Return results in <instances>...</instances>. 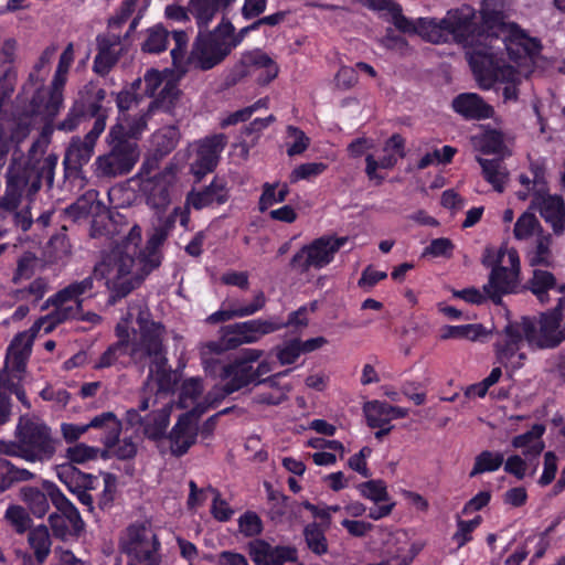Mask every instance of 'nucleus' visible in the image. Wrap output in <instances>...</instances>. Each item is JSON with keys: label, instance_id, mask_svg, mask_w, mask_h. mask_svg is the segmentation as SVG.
Segmentation results:
<instances>
[{"label": "nucleus", "instance_id": "obj_24", "mask_svg": "<svg viewBox=\"0 0 565 565\" xmlns=\"http://www.w3.org/2000/svg\"><path fill=\"white\" fill-rule=\"evenodd\" d=\"M175 47L171 50V57L174 68L171 70L173 75L166 77L163 87L159 93V96L163 102L172 103L179 96V89L177 82L188 72V67L184 64V55L186 51V38H174Z\"/></svg>", "mask_w": 565, "mask_h": 565}, {"label": "nucleus", "instance_id": "obj_12", "mask_svg": "<svg viewBox=\"0 0 565 565\" xmlns=\"http://www.w3.org/2000/svg\"><path fill=\"white\" fill-rule=\"evenodd\" d=\"M160 543L148 523L128 526L120 539V548L140 565H159Z\"/></svg>", "mask_w": 565, "mask_h": 565}, {"label": "nucleus", "instance_id": "obj_25", "mask_svg": "<svg viewBox=\"0 0 565 565\" xmlns=\"http://www.w3.org/2000/svg\"><path fill=\"white\" fill-rule=\"evenodd\" d=\"M451 107L455 113L467 120L489 119L493 115V108L476 93H461L457 95Z\"/></svg>", "mask_w": 565, "mask_h": 565}, {"label": "nucleus", "instance_id": "obj_46", "mask_svg": "<svg viewBox=\"0 0 565 565\" xmlns=\"http://www.w3.org/2000/svg\"><path fill=\"white\" fill-rule=\"evenodd\" d=\"M246 63L250 65L254 71H259L258 79L263 84L269 83L278 74V66L267 55L255 52L246 57Z\"/></svg>", "mask_w": 565, "mask_h": 565}, {"label": "nucleus", "instance_id": "obj_55", "mask_svg": "<svg viewBox=\"0 0 565 565\" xmlns=\"http://www.w3.org/2000/svg\"><path fill=\"white\" fill-rule=\"evenodd\" d=\"M503 135L501 131L491 129L487 130L479 139V150L483 154L500 153L503 148Z\"/></svg>", "mask_w": 565, "mask_h": 565}, {"label": "nucleus", "instance_id": "obj_45", "mask_svg": "<svg viewBox=\"0 0 565 565\" xmlns=\"http://www.w3.org/2000/svg\"><path fill=\"white\" fill-rule=\"evenodd\" d=\"M504 462L503 454L499 451L483 450L476 458L475 463L469 472V477L473 478L486 472L497 471Z\"/></svg>", "mask_w": 565, "mask_h": 565}, {"label": "nucleus", "instance_id": "obj_38", "mask_svg": "<svg viewBox=\"0 0 565 565\" xmlns=\"http://www.w3.org/2000/svg\"><path fill=\"white\" fill-rule=\"evenodd\" d=\"M100 202L98 200V192L88 190L81 195L73 204L65 209V214L72 221L85 218L99 210Z\"/></svg>", "mask_w": 565, "mask_h": 565}, {"label": "nucleus", "instance_id": "obj_33", "mask_svg": "<svg viewBox=\"0 0 565 565\" xmlns=\"http://www.w3.org/2000/svg\"><path fill=\"white\" fill-rule=\"evenodd\" d=\"M546 428L543 424H534L532 428L523 434L512 438L514 448H522L525 457H537L544 449V443L541 440Z\"/></svg>", "mask_w": 565, "mask_h": 565}, {"label": "nucleus", "instance_id": "obj_8", "mask_svg": "<svg viewBox=\"0 0 565 565\" xmlns=\"http://www.w3.org/2000/svg\"><path fill=\"white\" fill-rule=\"evenodd\" d=\"M94 288L93 276H88L81 281H74L68 286L61 289L53 297L46 300V307H54L44 319L39 320L36 323L39 329L43 327L45 333L50 332L55 324L61 323L68 319H76L82 312L83 299L82 296Z\"/></svg>", "mask_w": 565, "mask_h": 565}, {"label": "nucleus", "instance_id": "obj_64", "mask_svg": "<svg viewBox=\"0 0 565 565\" xmlns=\"http://www.w3.org/2000/svg\"><path fill=\"white\" fill-rule=\"evenodd\" d=\"M539 221L533 213L524 212L515 222L513 234L516 239H525L533 234Z\"/></svg>", "mask_w": 565, "mask_h": 565}, {"label": "nucleus", "instance_id": "obj_29", "mask_svg": "<svg viewBox=\"0 0 565 565\" xmlns=\"http://www.w3.org/2000/svg\"><path fill=\"white\" fill-rule=\"evenodd\" d=\"M227 192L225 183L220 179H214L211 184L198 192L188 194L186 204L195 210L210 206L212 204H221L226 201Z\"/></svg>", "mask_w": 565, "mask_h": 565}, {"label": "nucleus", "instance_id": "obj_44", "mask_svg": "<svg viewBox=\"0 0 565 565\" xmlns=\"http://www.w3.org/2000/svg\"><path fill=\"white\" fill-rule=\"evenodd\" d=\"M21 497L35 516L42 518L49 511L50 498L46 490L43 492L38 488L24 487L21 489Z\"/></svg>", "mask_w": 565, "mask_h": 565}, {"label": "nucleus", "instance_id": "obj_22", "mask_svg": "<svg viewBox=\"0 0 565 565\" xmlns=\"http://www.w3.org/2000/svg\"><path fill=\"white\" fill-rule=\"evenodd\" d=\"M530 209L537 210L541 217L548 224L555 235L565 232V200L559 194H543L532 198Z\"/></svg>", "mask_w": 565, "mask_h": 565}, {"label": "nucleus", "instance_id": "obj_60", "mask_svg": "<svg viewBox=\"0 0 565 565\" xmlns=\"http://www.w3.org/2000/svg\"><path fill=\"white\" fill-rule=\"evenodd\" d=\"M6 519L19 534L24 533L32 522L28 512L19 505L9 507L6 511Z\"/></svg>", "mask_w": 565, "mask_h": 565}, {"label": "nucleus", "instance_id": "obj_52", "mask_svg": "<svg viewBox=\"0 0 565 565\" xmlns=\"http://www.w3.org/2000/svg\"><path fill=\"white\" fill-rule=\"evenodd\" d=\"M478 162L482 168V175L487 182H489L493 189L498 192H503V177L499 172L500 163L495 159H483L478 158Z\"/></svg>", "mask_w": 565, "mask_h": 565}, {"label": "nucleus", "instance_id": "obj_11", "mask_svg": "<svg viewBox=\"0 0 565 565\" xmlns=\"http://www.w3.org/2000/svg\"><path fill=\"white\" fill-rule=\"evenodd\" d=\"M17 439L21 443L23 459L28 461H45L55 454L51 430L39 419L22 417L17 428Z\"/></svg>", "mask_w": 565, "mask_h": 565}, {"label": "nucleus", "instance_id": "obj_62", "mask_svg": "<svg viewBox=\"0 0 565 565\" xmlns=\"http://www.w3.org/2000/svg\"><path fill=\"white\" fill-rule=\"evenodd\" d=\"M87 96V105L85 110L89 116H95L102 113V103L106 97L105 89L96 86L94 83H89L85 86Z\"/></svg>", "mask_w": 565, "mask_h": 565}, {"label": "nucleus", "instance_id": "obj_30", "mask_svg": "<svg viewBox=\"0 0 565 565\" xmlns=\"http://www.w3.org/2000/svg\"><path fill=\"white\" fill-rule=\"evenodd\" d=\"M94 418H103V424L99 426H90V429L97 430L95 439H98L104 446L105 454L113 449L118 441L119 435L121 433V423L116 417V415L111 412L102 413Z\"/></svg>", "mask_w": 565, "mask_h": 565}, {"label": "nucleus", "instance_id": "obj_17", "mask_svg": "<svg viewBox=\"0 0 565 565\" xmlns=\"http://www.w3.org/2000/svg\"><path fill=\"white\" fill-rule=\"evenodd\" d=\"M504 254L500 249L498 259L491 266L488 282L483 286L487 298L495 306L502 303L503 296L523 292L520 276L503 266Z\"/></svg>", "mask_w": 565, "mask_h": 565}, {"label": "nucleus", "instance_id": "obj_26", "mask_svg": "<svg viewBox=\"0 0 565 565\" xmlns=\"http://www.w3.org/2000/svg\"><path fill=\"white\" fill-rule=\"evenodd\" d=\"M198 430V424L189 415H182L169 435L171 452L178 457L184 455L194 445Z\"/></svg>", "mask_w": 565, "mask_h": 565}, {"label": "nucleus", "instance_id": "obj_56", "mask_svg": "<svg viewBox=\"0 0 565 565\" xmlns=\"http://www.w3.org/2000/svg\"><path fill=\"white\" fill-rule=\"evenodd\" d=\"M103 424V418H92L89 423L84 425L63 423L61 425V433L64 440L68 444L77 441L85 433L90 429V426H99Z\"/></svg>", "mask_w": 565, "mask_h": 565}, {"label": "nucleus", "instance_id": "obj_32", "mask_svg": "<svg viewBox=\"0 0 565 565\" xmlns=\"http://www.w3.org/2000/svg\"><path fill=\"white\" fill-rule=\"evenodd\" d=\"M57 476L67 489L76 495L79 491L94 489L97 481L96 477L79 471L71 463L60 466Z\"/></svg>", "mask_w": 565, "mask_h": 565}, {"label": "nucleus", "instance_id": "obj_61", "mask_svg": "<svg viewBox=\"0 0 565 565\" xmlns=\"http://www.w3.org/2000/svg\"><path fill=\"white\" fill-rule=\"evenodd\" d=\"M455 250V244L450 238H434L428 246L425 247L423 255L431 257L451 258Z\"/></svg>", "mask_w": 565, "mask_h": 565}, {"label": "nucleus", "instance_id": "obj_34", "mask_svg": "<svg viewBox=\"0 0 565 565\" xmlns=\"http://www.w3.org/2000/svg\"><path fill=\"white\" fill-rule=\"evenodd\" d=\"M94 148L95 143L86 137L84 139L73 138L66 149L64 164L68 169L77 170L89 161Z\"/></svg>", "mask_w": 565, "mask_h": 565}, {"label": "nucleus", "instance_id": "obj_48", "mask_svg": "<svg viewBox=\"0 0 565 565\" xmlns=\"http://www.w3.org/2000/svg\"><path fill=\"white\" fill-rule=\"evenodd\" d=\"M285 139L289 157L302 154L310 145V138L302 130L294 126L286 128Z\"/></svg>", "mask_w": 565, "mask_h": 565}, {"label": "nucleus", "instance_id": "obj_5", "mask_svg": "<svg viewBox=\"0 0 565 565\" xmlns=\"http://www.w3.org/2000/svg\"><path fill=\"white\" fill-rule=\"evenodd\" d=\"M51 129L45 127L41 136L35 140L30 149L29 163L22 171L10 169L8 172V190L7 203L11 207H17L19 198L25 193L26 195L35 194L44 180L49 186L54 182V170L56 168L58 157L56 154H49L43 160H33L38 154H43L49 142V135Z\"/></svg>", "mask_w": 565, "mask_h": 565}, {"label": "nucleus", "instance_id": "obj_36", "mask_svg": "<svg viewBox=\"0 0 565 565\" xmlns=\"http://www.w3.org/2000/svg\"><path fill=\"white\" fill-rule=\"evenodd\" d=\"M248 551L256 565H282V547L273 546L263 540H254L248 544Z\"/></svg>", "mask_w": 565, "mask_h": 565}, {"label": "nucleus", "instance_id": "obj_51", "mask_svg": "<svg viewBox=\"0 0 565 565\" xmlns=\"http://www.w3.org/2000/svg\"><path fill=\"white\" fill-rule=\"evenodd\" d=\"M481 324L445 326L441 329L440 338L447 339H470L476 340L481 333Z\"/></svg>", "mask_w": 565, "mask_h": 565}, {"label": "nucleus", "instance_id": "obj_37", "mask_svg": "<svg viewBox=\"0 0 565 565\" xmlns=\"http://www.w3.org/2000/svg\"><path fill=\"white\" fill-rule=\"evenodd\" d=\"M236 0H191L192 13L196 18L200 29L206 28L215 13L232 6Z\"/></svg>", "mask_w": 565, "mask_h": 565}, {"label": "nucleus", "instance_id": "obj_54", "mask_svg": "<svg viewBox=\"0 0 565 565\" xmlns=\"http://www.w3.org/2000/svg\"><path fill=\"white\" fill-rule=\"evenodd\" d=\"M130 342L124 344V341H118L110 347L102 354L98 362L95 364V369H104L114 365L120 355L128 354L130 356Z\"/></svg>", "mask_w": 565, "mask_h": 565}, {"label": "nucleus", "instance_id": "obj_47", "mask_svg": "<svg viewBox=\"0 0 565 565\" xmlns=\"http://www.w3.org/2000/svg\"><path fill=\"white\" fill-rule=\"evenodd\" d=\"M366 424L370 428L386 426L390 424L387 402L370 401L363 406Z\"/></svg>", "mask_w": 565, "mask_h": 565}, {"label": "nucleus", "instance_id": "obj_16", "mask_svg": "<svg viewBox=\"0 0 565 565\" xmlns=\"http://www.w3.org/2000/svg\"><path fill=\"white\" fill-rule=\"evenodd\" d=\"M150 406H154V402L150 403V398L143 397L138 408H130L126 412V423L132 428H137L149 439H160L164 436L169 425L171 406H163L160 409L152 411L146 416H141L140 412L147 411Z\"/></svg>", "mask_w": 565, "mask_h": 565}, {"label": "nucleus", "instance_id": "obj_40", "mask_svg": "<svg viewBox=\"0 0 565 565\" xmlns=\"http://www.w3.org/2000/svg\"><path fill=\"white\" fill-rule=\"evenodd\" d=\"M168 236V228L164 226L157 227L153 234L149 237L145 249L138 247V254L141 259L149 265L153 270L161 263L160 246L163 244Z\"/></svg>", "mask_w": 565, "mask_h": 565}, {"label": "nucleus", "instance_id": "obj_23", "mask_svg": "<svg viewBox=\"0 0 565 565\" xmlns=\"http://www.w3.org/2000/svg\"><path fill=\"white\" fill-rule=\"evenodd\" d=\"M35 324L30 332H21L17 334L10 343L6 358V371L14 377L20 379L24 372L26 362L31 355L34 339Z\"/></svg>", "mask_w": 565, "mask_h": 565}, {"label": "nucleus", "instance_id": "obj_59", "mask_svg": "<svg viewBox=\"0 0 565 565\" xmlns=\"http://www.w3.org/2000/svg\"><path fill=\"white\" fill-rule=\"evenodd\" d=\"M532 173V198L541 196L550 192L548 182L546 180V169L544 164L532 162L530 164Z\"/></svg>", "mask_w": 565, "mask_h": 565}, {"label": "nucleus", "instance_id": "obj_27", "mask_svg": "<svg viewBox=\"0 0 565 565\" xmlns=\"http://www.w3.org/2000/svg\"><path fill=\"white\" fill-rule=\"evenodd\" d=\"M266 305V297L262 290L255 292L253 301L241 305L238 301H230L226 309L218 310L209 317L211 322H223L234 318L252 316L262 310Z\"/></svg>", "mask_w": 565, "mask_h": 565}, {"label": "nucleus", "instance_id": "obj_63", "mask_svg": "<svg viewBox=\"0 0 565 565\" xmlns=\"http://www.w3.org/2000/svg\"><path fill=\"white\" fill-rule=\"evenodd\" d=\"M203 392L202 381L192 377L183 382L180 393V403L182 407H189Z\"/></svg>", "mask_w": 565, "mask_h": 565}, {"label": "nucleus", "instance_id": "obj_57", "mask_svg": "<svg viewBox=\"0 0 565 565\" xmlns=\"http://www.w3.org/2000/svg\"><path fill=\"white\" fill-rule=\"evenodd\" d=\"M29 134L28 126L18 125L15 131L10 136L0 128V167L4 163L10 151L11 142H21Z\"/></svg>", "mask_w": 565, "mask_h": 565}, {"label": "nucleus", "instance_id": "obj_53", "mask_svg": "<svg viewBox=\"0 0 565 565\" xmlns=\"http://www.w3.org/2000/svg\"><path fill=\"white\" fill-rule=\"evenodd\" d=\"M362 497L372 500L375 503L387 501L388 493L383 480H369L358 486Z\"/></svg>", "mask_w": 565, "mask_h": 565}, {"label": "nucleus", "instance_id": "obj_6", "mask_svg": "<svg viewBox=\"0 0 565 565\" xmlns=\"http://www.w3.org/2000/svg\"><path fill=\"white\" fill-rule=\"evenodd\" d=\"M108 143L109 151L95 161L96 175L113 179L128 174L140 157L137 142L125 138L122 125H115L109 130Z\"/></svg>", "mask_w": 565, "mask_h": 565}, {"label": "nucleus", "instance_id": "obj_42", "mask_svg": "<svg viewBox=\"0 0 565 565\" xmlns=\"http://www.w3.org/2000/svg\"><path fill=\"white\" fill-rule=\"evenodd\" d=\"M303 539L308 550L317 556H322L329 551V543L324 530L316 523H309L303 529Z\"/></svg>", "mask_w": 565, "mask_h": 565}, {"label": "nucleus", "instance_id": "obj_39", "mask_svg": "<svg viewBox=\"0 0 565 565\" xmlns=\"http://www.w3.org/2000/svg\"><path fill=\"white\" fill-rule=\"evenodd\" d=\"M391 23L402 33L409 35H431L430 26L422 23L423 18H418L417 20H412L403 14V8L398 3L393 7V10L390 13Z\"/></svg>", "mask_w": 565, "mask_h": 565}, {"label": "nucleus", "instance_id": "obj_43", "mask_svg": "<svg viewBox=\"0 0 565 565\" xmlns=\"http://www.w3.org/2000/svg\"><path fill=\"white\" fill-rule=\"evenodd\" d=\"M179 139V130L174 126H167L152 135L151 142L156 152L162 157L177 147Z\"/></svg>", "mask_w": 565, "mask_h": 565}, {"label": "nucleus", "instance_id": "obj_50", "mask_svg": "<svg viewBox=\"0 0 565 565\" xmlns=\"http://www.w3.org/2000/svg\"><path fill=\"white\" fill-rule=\"evenodd\" d=\"M328 169L324 162H306L297 166L289 174V182L295 184L299 181H315Z\"/></svg>", "mask_w": 565, "mask_h": 565}, {"label": "nucleus", "instance_id": "obj_13", "mask_svg": "<svg viewBox=\"0 0 565 565\" xmlns=\"http://www.w3.org/2000/svg\"><path fill=\"white\" fill-rule=\"evenodd\" d=\"M348 241L347 236L323 235L318 237L300 248L291 258L290 265L301 273L308 271L310 268H324Z\"/></svg>", "mask_w": 565, "mask_h": 565}, {"label": "nucleus", "instance_id": "obj_4", "mask_svg": "<svg viewBox=\"0 0 565 565\" xmlns=\"http://www.w3.org/2000/svg\"><path fill=\"white\" fill-rule=\"evenodd\" d=\"M140 242L141 228L128 226L122 239L94 268V275L104 279L111 292L108 300L111 305L136 289L152 271L138 254Z\"/></svg>", "mask_w": 565, "mask_h": 565}, {"label": "nucleus", "instance_id": "obj_2", "mask_svg": "<svg viewBox=\"0 0 565 565\" xmlns=\"http://www.w3.org/2000/svg\"><path fill=\"white\" fill-rule=\"evenodd\" d=\"M565 296L557 299V305L535 317L523 316L520 320L509 321L499 333V339L493 344L495 360L509 375L524 365L526 354L521 352L523 341L533 349H553L565 340L561 322L564 318Z\"/></svg>", "mask_w": 565, "mask_h": 565}, {"label": "nucleus", "instance_id": "obj_1", "mask_svg": "<svg viewBox=\"0 0 565 565\" xmlns=\"http://www.w3.org/2000/svg\"><path fill=\"white\" fill-rule=\"evenodd\" d=\"M433 44L447 43L449 39L465 49L466 60L471 72L483 89H490L497 83L504 84V102L519 99V85L522 82L518 67L530 70L542 51L540 38H422Z\"/></svg>", "mask_w": 565, "mask_h": 565}, {"label": "nucleus", "instance_id": "obj_28", "mask_svg": "<svg viewBox=\"0 0 565 565\" xmlns=\"http://www.w3.org/2000/svg\"><path fill=\"white\" fill-rule=\"evenodd\" d=\"M98 46L99 52L95 57L93 70L98 75L105 76L117 63L124 51V44L119 38H102Z\"/></svg>", "mask_w": 565, "mask_h": 565}, {"label": "nucleus", "instance_id": "obj_31", "mask_svg": "<svg viewBox=\"0 0 565 565\" xmlns=\"http://www.w3.org/2000/svg\"><path fill=\"white\" fill-rule=\"evenodd\" d=\"M328 340L324 337H316L308 340H301L298 337L285 338V365L294 364L302 354H308L319 350Z\"/></svg>", "mask_w": 565, "mask_h": 565}, {"label": "nucleus", "instance_id": "obj_10", "mask_svg": "<svg viewBox=\"0 0 565 565\" xmlns=\"http://www.w3.org/2000/svg\"><path fill=\"white\" fill-rule=\"evenodd\" d=\"M279 328L280 324L278 322L263 319H255L227 326L223 329V334L220 341H212L204 345L203 354H218L223 351L237 348L244 343H254L263 335L271 333Z\"/></svg>", "mask_w": 565, "mask_h": 565}, {"label": "nucleus", "instance_id": "obj_20", "mask_svg": "<svg viewBox=\"0 0 565 565\" xmlns=\"http://www.w3.org/2000/svg\"><path fill=\"white\" fill-rule=\"evenodd\" d=\"M227 142L225 134L210 135L195 142V158L191 163V172L198 181L216 168Z\"/></svg>", "mask_w": 565, "mask_h": 565}, {"label": "nucleus", "instance_id": "obj_41", "mask_svg": "<svg viewBox=\"0 0 565 565\" xmlns=\"http://www.w3.org/2000/svg\"><path fill=\"white\" fill-rule=\"evenodd\" d=\"M29 544L34 551L38 565H42L51 553V537L45 525H40L30 531L28 536Z\"/></svg>", "mask_w": 565, "mask_h": 565}, {"label": "nucleus", "instance_id": "obj_49", "mask_svg": "<svg viewBox=\"0 0 565 565\" xmlns=\"http://www.w3.org/2000/svg\"><path fill=\"white\" fill-rule=\"evenodd\" d=\"M153 105H150L147 111L139 113L135 116H125L120 125L124 126L125 138L137 139L146 130L148 119L152 111Z\"/></svg>", "mask_w": 565, "mask_h": 565}, {"label": "nucleus", "instance_id": "obj_21", "mask_svg": "<svg viewBox=\"0 0 565 565\" xmlns=\"http://www.w3.org/2000/svg\"><path fill=\"white\" fill-rule=\"evenodd\" d=\"M260 355L262 351L247 349L239 359L223 367L222 379L228 384L230 392H236L256 380L252 363Z\"/></svg>", "mask_w": 565, "mask_h": 565}, {"label": "nucleus", "instance_id": "obj_7", "mask_svg": "<svg viewBox=\"0 0 565 565\" xmlns=\"http://www.w3.org/2000/svg\"><path fill=\"white\" fill-rule=\"evenodd\" d=\"M74 61L73 44L70 43L60 56L56 72L50 87H40L31 100V114L50 124L63 105V88L68 70Z\"/></svg>", "mask_w": 565, "mask_h": 565}, {"label": "nucleus", "instance_id": "obj_15", "mask_svg": "<svg viewBox=\"0 0 565 565\" xmlns=\"http://www.w3.org/2000/svg\"><path fill=\"white\" fill-rule=\"evenodd\" d=\"M477 11L470 4L449 9L443 19L423 18L422 23L430 26V34L447 32L448 35H477Z\"/></svg>", "mask_w": 565, "mask_h": 565}, {"label": "nucleus", "instance_id": "obj_14", "mask_svg": "<svg viewBox=\"0 0 565 565\" xmlns=\"http://www.w3.org/2000/svg\"><path fill=\"white\" fill-rule=\"evenodd\" d=\"M52 504L57 510L49 516V523L56 537L62 540L77 536L84 529V522L74 504L52 482H44Z\"/></svg>", "mask_w": 565, "mask_h": 565}, {"label": "nucleus", "instance_id": "obj_3", "mask_svg": "<svg viewBox=\"0 0 565 565\" xmlns=\"http://www.w3.org/2000/svg\"><path fill=\"white\" fill-rule=\"evenodd\" d=\"M137 311L138 329L132 332V343L130 345V361L141 372L149 369L146 385L151 382L157 385V394L172 392L177 384V379L168 364L167 329L151 318V312L142 302L130 307L129 313L132 316Z\"/></svg>", "mask_w": 565, "mask_h": 565}, {"label": "nucleus", "instance_id": "obj_9", "mask_svg": "<svg viewBox=\"0 0 565 565\" xmlns=\"http://www.w3.org/2000/svg\"><path fill=\"white\" fill-rule=\"evenodd\" d=\"M157 167V158L147 159L137 178L140 180V190L146 195L147 203L153 209H162L170 202V188L175 182L178 168L171 162L161 171L154 172Z\"/></svg>", "mask_w": 565, "mask_h": 565}, {"label": "nucleus", "instance_id": "obj_58", "mask_svg": "<svg viewBox=\"0 0 565 565\" xmlns=\"http://www.w3.org/2000/svg\"><path fill=\"white\" fill-rule=\"evenodd\" d=\"M99 455V448L88 446L84 443L75 444L72 447H68L66 450V457L71 462L75 463H85L87 461L94 460Z\"/></svg>", "mask_w": 565, "mask_h": 565}, {"label": "nucleus", "instance_id": "obj_19", "mask_svg": "<svg viewBox=\"0 0 565 565\" xmlns=\"http://www.w3.org/2000/svg\"><path fill=\"white\" fill-rule=\"evenodd\" d=\"M477 35H529L521 26L508 20V15L494 0H482Z\"/></svg>", "mask_w": 565, "mask_h": 565}, {"label": "nucleus", "instance_id": "obj_18", "mask_svg": "<svg viewBox=\"0 0 565 565\" xmlns=\"http://www.w3.org/2000/svg\"><path fill=\"white\" fill-rule=\"evenodd\" d=\"M238 42L228 44L225 38H196L192 51L184 64L206 71L221 63L227 56L233 46Z\"/></svg>", "mask_w": 565, "mask_h": 565}, {"label": "nucleus", "instance_id": "obj_35", "mask_svg": "<svg viewBox=\"0 0 565 565\" xmlns=\"http://www.w3.org/2000/svg\"><path fill=\"white\" fill-rule=\"evenodd\" d=\"M523 291L530 290L541 303L548 302V291L556 289V278L547 270L534 269L532 277L525 285Z\"/></svg>", "mask_w": 565, "mask_h": 565}]
</instances>
